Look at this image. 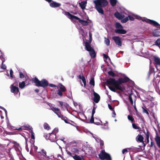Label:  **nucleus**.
Wrapping results in <instances>:
<instances>
[{
    "label": "nucleus",
    "instance_id": "obj_1",
    "mask_svg": "<svg viewBox=\"0 0 160 160\" xmlns=\"http://www.w3.org/2000/svg\"><path fill=\"white\" fill-rule=\"evenodd\" d=\"M131 14H132L131 15L128 14L127 17L121 20V22L125 23L126 22L129 20L132 21L134 20L135 18L141 20L143 22H145L155 27L160 26V25L158 22L155 21L148 19L145 17H141L139 16L133 14L132 13H131Z\"/></svg>",
    "mask_w": 160,
    "mask_h": 160
},
{
    "label": "nucleus",
    "instance_id": "obj_2",
    "mask_svg": "<svg viewBox=\"0 0 160 160\" xmlns=\"http://www.w3.org/2000/svg\"><path fill=\"white\" fill-rule=\"evenodd\" d=\"M64 14L67 16L68 18L72 20L74 19L78 20L79 22L83 26H87L88 24V22L87 21L81 20L79 18L72 15L68 12L64 11Z\"/></svg>",
    "mask_w": 160,
    "mask_h": 160
},
{
    "label": "nucleus",
    "instance_id": "obj_3",
    "mask_svg": "<svg viewBox=\"0 0 160 160\" xmlns=\"http://www.w3.org/2000/svg\"><path fill=\"white\" fill-rule=\"evenodd\" d=\"M129 80V78L128 77L124 78H120L116 82V89L120 91H123L125 88L123 86H121V84L122 83L128 81Z\"/></svg>",
    "mask_w": 160,
    "mask_h": 160
},
{
    "label": "nucleus",
    "instance_id": "obj_4",
    "mask_svg": "<svg viewBox=\"0 0 160 160\" xmlns=\"http://www.w3.org/2000/svg\"><path fill=\"white\" fill-rule=\"evenodd\" d=\"M18 83L17 82H15L10 86L11 92L13 93L14 94L19 97L20 95V92L19 91V88L18 87Z\"/></svg>",
    "mask_w": 160,
    "mask_h": 160
},
{
    "label": "nucleus",
    "instance_id": "obj_5",
    "mask_svg": "<svg viewBox=\"0 0 160 160\" xmlns=\"http://www.w3.org/2000/svg\"><path fill=\"white\" fill-rule=\"evenodd\" d=\"M34 82L38 87H45L48 85V83L47 80L45 79L40 81L37 78H35L33 80Z\"/></svg>",
    "mask_w": 160,
    "mask_h": 160
},
{
    "label": "nucleus",
    "instance_id": "obj_6",
    "mask_svg": "<svg viewBox=\"0 0 160 160\" xmlns=\"http://www.w3.org/2000/svg\"><path fill=\"white\" fill-rule=\"evenodd\" d=\"M116 29L115 30V32L120 34H125L127 31L123 29L122 25L119 22H116L115 24Z\"/></svg>",
    "mask_w": 160,
    "mask_h": 160
},
{
    "label": "nucleus",
    "instance_id": "obj_7",
    "mask_svg": "<svg viewBox=\"0 0 160 160\" xmlns=\"http://www.w3.org/2000/svg\"><path fill=\"white\" fill-rule=\"evenodd\" d=\"M84 46L86 49L89 52V54L92 58L96 57V53L93 49L90 46V44L87 42L84 43Z\"/></svg>",
    "mask_w": 160,
    "mask_h": 160
},
{
    "label": "nucleus",
    "instance_id": "obj_8",
    "mask_svg": "<svg viewBox=\"0 0 160 160\" xmlns=\"http://www.w3.org/2000/svg\"><path fill=\"white\" fill-rule=\"evenodd\" d=\"M99 158L101 160H112L110 155L106 152L104 150H102L99 154Z\"/></svg>",
    "mask_w": 160,
    "mask_h": 160
},
{
    "label": "nucleus",
    "instance_id": "obj_9",
    "mask_svg": "<svg viewBox=\"0 0 160 160\" xmlns=\"http://www.w3.org/2000/svg\"><path fill=\"white\" fill-rule=\"evenodd\" d=\"M93 2L95 5H98L103 8L105 7L108 4L107 0H95L93 1Z\"/></svg>",
    "mask_w": 160,
    "mask_h": 160
},
{
    "label": "nucleus",
    "instance_id": "obj_10",
    "mask_svg": "<svg viewBox=\"0 0 160 160\" xmlns=\"http://www.w3.org/2000/svg\"><path fill=\"white\" fill-rule=\"evenodd\" d=\"M66 152L68 155L72 157L75 160H82L83 159L82 157H80L77 155H74L73 153L68 150H66Z\"/></svg>",
    "mask_w": 160,
    "mask_h": 160
},
{
    "label": "nucleus",
    "instance_id": "obj_11",
    "mask_svg": "<svg viewBox=\"0 0 160 160\" xmlns=\"http://www.w3.org/2000/svg\"><path fill=\"white\" fill-rule=\"evenodd\" d=\"M124 14H126L124 11L121 13H119L118 12H116L114 13V16L118 19L122 20L125 17Z\"/></svg>",
    "mask_w": 160,
    "mask_h": 160
},
{
    "label": "nucleus",
    "instance_id": "obj_12",
    "mask_svg": "<svg viewBox=\"0 0 160 160\" xmlns=\"http://www.w3.org/2000/svg\"><path fill=\"white\" fill-rule=\"evenodd\" d=\"M113 40L116 44L119 46H122V42L120 38L118 36H114L112 38Z\"/></svg>",
    "mask_w": 160,
    "mask_h": 160
},
{
    "label": "nucleus",
    "instance_id": "obj_13",
    "mask_svg": "<svg viewBox=\"0 0 160 160\" xmlns=\"http://www.w3.org/2000/svg\"><path fill=\"white\" fill-rule=\"evenodd\" d=\"M49 136V139L52 142H54L56 140V135L53 133H49L47 135Z\"/></svg>",
    "mask_w": 160,
    "mask_h": 160
},
{
    "label": "nucleus",
    "instance_id": "obj_14",
    "mask_svg": "<svg viewBox=\"0 0 160 160\" xmlns=\"http://www.w3.org/2000/svg\"><path fill=\"white\" fill-rule=\"evenodd\" d=\"M37 152L41 154L44 158H47L48 159H49L50 158L47 155V152L44 149H42L41 151H38Z\"/></svg>",
    "mask_w": 160,
    "mask_h": 160
},
{
    "label": "nucleus",
    "instance_id": "obj_15",
    "mask_svg": "<svg viewBox=\"0 0 160 160\" xmlns=\"http://www.w3.org/2000/svg\"><path fill=\"white\" fill-rule=\"evenodd\" d=\"M49 5L52 8H56L60 6L61 5V4L60 3L52 1L51 3H50Z\"/></svg>",
    "mask_w": 160,
    "mask_h": 160
},
{
    "label": "nucleus",
    "instance_id": "obj_16",
    "mask_svg": "<svg viewBox=\"0 0 160 160\" xmlns=\"http://www.w3.org/2000/svg\"><path fill=\"white\" fill-rule=\"evenodd\" d=\"M94 97L93 98V101L96 103H98L100 99V97L99 95L97 93L94 92L93 93Z\"/></svg>",
    "mask_w": 160,
    "mask_h": 160
},
{
    "label": "nucleus",
    "instance_id": "obj_17",
    "mask_svg": "<svg viewBox=\"0 0 160 160\" xmlns=\"http://www.w3.org/2000/svg\"><path fill=\"white\" fill-rule=\"evenodd\" d=\"M101 7L98 6V5H95V8L98 12L102 14H104V11Z\"/></svg>",
    "mask_w": 160,
    "mask_h": 160
},
{
    "label": "nucleus",
    "instance_id": "obj_18",
    "mask_svg": "<svg viewBox=\"0 0 160 160\" xmlns=\"http://www.w3.org/2000/svg\"><path fill=\"white\" fill-rule=\"evenodd\" d=\"M30 142L31 144V149L32 150L36 151L38 149V147L37 146H35L34 144V140H30Z\"/></svg>",
    "mask_w": 160,
    "mask_h": 160
},
{
    "label": "nucleus",
    "instance_id": "obj_19",
    "mask_svg": "<svg viewBox=\"0 0 160 160\" xmlns=\"http://www.w3.org/2000/svg\"><path fill=\"white\" fill-rule=\"evenodd\" d=\"M107 82L109 84L113 85L116 88V81L114 79L110 78L108 80Z\"/></svg>",
    "mask_w": 160,
    "mask_h": 160
},
{
    "label": "nucleus",
    "instance_id": "obj_20",
    "mask_svg": "<svg viewBox=\"0 0 160 160\" xmlns=\"http://www.w3.org/2000/svg\"><path fill=\"white\" fill-rule=\"evenodd\" d=\"M87 2L86 1H82L79 3V5L82 9H84L86 6Z\"/></svg>",
    "mask_w": 160,
    "mask_h": 160
},
{
    "label": "nucleus",
    "instance_id": "obj_21",
    "mask_svg": "<svg viewBox=\"0 0 160 160\" xmlns=\"http://www.w3.org/2000/svg\"><path fill=\"white\" fill-rule=\"evenodd\" d=\"M27 128L30 129V132L31 133V138L32 139L31 140H34V133L32 131V128L30 126H27Z\"/></svg>",
    "mask_w": 160,
    "mask_h": 160
},
{
    "label": "nucleus",
    "instance_id": "obj_22",
    "mask_svg": "<svg viewBox=\"0 0 160 160\" xmlns=\"http://www.w3.org/2000/svg\"><path fill=\"white\" fill-rule=\"evenodd\" d=\"M155 140L159 148L160 147V136L158 135H156Z\"/></svg>",
    "mask_w": 160,
    "mask_h": 160
},
{
    "label": "nucleus",
    "instance_id": "obj_23",
    "mask_svg": "<svg viewBox=\"0 0 160 160\" xmlns=\"http://www.w3.org/2000/svg\"><path fill=\"white\" fill-rule=\"evenodd\" d=\"M153 36L155 37L160 36V32L157 30H155L153 32Z\"/></svg>",
    "mask_w": 160,
    "mask_h": 160
},
{
    "label": "nucleus",
    "instance_id": "obj_24",
    "mask_svg": "<svg viewBox=\"0 0 160 160\" xmlns=\"http://www.w3.org/2000/svg\"><path fill=\"white\" fill-rule=\"evenodd\" d=\"M153 59L156 65L160 63V58H159L154 56V57Z\"/></svg>",
    "mask_w": 160,
    "mask_h": 160
},
{
    "label": "nucleus",
    "instance_id": "obj_25",
    "mask_svg": "<svg viewBox=\"0 0 160 160\" xmlns=\"http://www.w3.org/2000/svg\"><path fill=\"white\" fill-rule=\"evenodd\" d=\"M71 151L72 152L78 153L79 150L76 147H74L72 148Z\"/></svg>",
    "mask_w": 160,
    "mask_h": 160
},
{
    "label": "nucleus",
    "instance_id": "obj_26",
    "mask_svg": "<svg viewBox=\"0 0 160 160\" xmlns=\"http://www.w3.org/2000/svg\"><path fill=\"white\" fill-rule=\"evenodd\" d=\"M59 87L60 89V91L62 92H64L66 91V89L65 87L61 84H59Z\"/></svg>",
    "mask_w": 160,
    "mask_h": 160
},
{
    "label": "nucleus",
    "instance_id": "obj_27",
    "mask_svg": "<svg viewBox=\"0 0 160 160\" xmlns=\"http://www.w3.org/2000/svg\"><path fill=\"white\" fill-rule=\"evenodd\" d=\"M137 140L139 142H141L143 141V137L141 135H138L137 137Z\"/></svg>",
    "mask_w": 160,
    "mask_h": 160
},
{
    "label": "nucleus",
    "instance_id": "obj_28",
    "mask_svg": "<svg viewBox=\"0 0 160 160\" xmlns=\"http://www.w3.org/2000/svg\"><path fill=\"white\" fill-rule=\"evenodd\" d=\"M25 83L24 81L22 82H20L19 84V86L20 88L23 89L24 88L25 86Z\"/></svg>",
    "mask_w": 160,
    "mask_h": 160
},
{
    "label": "nucleus",
    "instance_id": "obj_29",
    "mask_svg": "<svg viewBox=\"0 0 160 160\" xmlns=\"http://www.w3.org/2000/svg\"><path fill=\"white\" fill-rule=\"evenodd\" d=\"M79 78L80 79H81L83 82L84 86H86V83L85 78L83 76L80 75L79 76Z\"/></svg>",
    "mask_w": 160,
    "mask_h": 160
},
{
    "label": "nucleus",
    "instance_id": "obj_30",
    "mask_svg": "<svg viewBox=\"0 0 160 160\" xmlns=\"http://www.w3.org/2000/svg\"><path fill=\"white\" fill-rule=\"evenodd\" d=\"M110 3L112 6H114L116 4L117 1V0H110Z\"/></svg>",
    "mask_w": 160,
    "mask_h": 160
},
{
    "label": "nucleus",
    "instance_id": "obj_31",
    "mask_svg": "<svg viewBox=\"0 0 160 160\" xmlns=\"http://www.w3.org/2000/svg\"><path fill=\"white\" fill-rule=\"evenodd\" d=\"M104 42L107 46H109L110 44V41L109 39L106 38H104Z\"/></svg>",
    "mask_w": 160,
    "mask_h": 160
},
{
    "label": "nucleus",
    "instance_id": "obj_32",
    "mask_svg": "<svg viewBox=\"0 0 160 160\" xmlns=\"http://www.w3.org/2000/svg\"><path fill=\"white\" fill-rule=\"evenodd\" d=\"M128 119L132 123L134 122V119L132 116L129 115L128 116Z\"/></svg>",
    "mask_w": 160,
    "mask_h": 160
},
{
    "label": "nucleus",
    "instance_id": "obj_33",
    "mask_svg": "<svg viewBox=\"0 0 160 160\" xmlns=\"http://www.w3.org/2000/svg\"><path fill=\"white\" fill-rule=\"evenodd\" d=\"M103 58L106 59H108L110 61L111 63H112L110 58L107 55L105 54H103Z\"/></svg>",
    "mask_w": 160,
    "mask_h": 160
},
{
    "label": "nucleus",
    "instance_id": "obj_34",
    "mask_svg": "<svg viewBox=\"0 0 160 160\" xmlns=\"http://www.w3.org/2000/svg\"><path fill=\"white\" fill-rule=\"evenodd\" d=\"M90 84L92 85L93 86H94V81L93 78H92L90 82Z\"/></svg>",
    "mask_w": 160,
    "mask_h": 160
},
{
    "label": "nucleus",
    "instance_id": "obj_35",
    "mask_svg": "<svg viewBox=\"0 0 160 160\" xmlns=\"http://www.w3.org/2000/svg\"><path fill=\"white\" fill-rule=\"evenodd\" d=\"M44 128L45 129L48 130L50 129V127H49L48 124L47 123H45L44 125Z\"/></svg>",
    "mask_w": 160,
    "mask_h": 160
},
{
    "label": "nucleus",
    "instance_id": "obj_36",
    "mask_svg": "<svg viewBox=\"0 0 160 160\" xmlns=\"http://www.w3.org/2000/svg\"><path fill=\"white\" fill-rule=\"evenodd\" d=\"M156 44L159 47L160 46V38L158 39L155 42Z\"/></svg>",
    "mask_w": 160,
    "mask_h": 160
},
{
    "label": "nucleus",
    "instance_id": "obj_37",
    "mask_svg": "<svg viewBox=\"0 0 160 160\" xmlns=\"http://www.w3.org/2000/svg\"><path fill=\"white\" fill-rule=\"evenodd\" d=\"M52 110L55 113V112H59V109L58 108L53 107L52 108Z\"/></svg>",
    "mask_w": 160,
    "mask_h": 160
},
{
    "label": "nucleus",
    "instance_id": "obj_38",
    "mask_svg": "<svg viewBox=\"0 0 160 160\" xmlns=\"http://www.w3.org/2000/svg\"><path fill=\"white\" fill-rule=\"evenodd\" d=\"M4 62V60H2V65H1V68L2 69H5L6 68V66L5 65L3 64V63Z\"/></svg>",
    "mask_w": 160,
    "mask_h": 160
},
{
    "label": "nucleus",
    "instance_id": "obj_39",
    "mask_svg": "<svg viewBox=\"0 0 160 160\" xmlns=\"http://www.w3.org/2000/svg\"><path fill=\"white\" fill-rule=\"evenodd\" d=\"M129 101H130L131 104L132 105H133V100H132V97L131 96V94H130L129 95Z\"/></svg>",
    "mask_w": 160,
    "mask_h": 160
},
{
    "label": "nucleus",
    "instance_id": "obj_40",
    "mask_svg": "<svg viewBox=\"0 0 160 160\" xmlns=\"http://www.w3.org/2000/svg\"><path fill=\"white\" fill-rule=\"evenodd\" d=\"M108 74L109 75L112 77H114L115 76V73L112 71L108 72Z\"/></svg>",
    "mask_w": 160,
    "mask_h": 160
},
{
    "label": "nucleus",
    "instance_id": "obj_41",
    "mask_svg": "<svg viewBox=\"0 0 160 160\" xmlns=\"http://www.w3.org/2000/svg\"><path fill=\"white\" fill-rule=\"evenodd\" d=\"M62 92L60 91V90H58L57 91L58 94L60 97H62Z\"/></svg>",
    "mask_w": 160,
    "mask_h": 160
},
{
    "label": "nucleus",
    "instance_id": "obj_42",
    "mask_svg": "<svg viewBox=\"0 0 160 160\" xmlns=\"http://www.w3.org/2000/svg\"><path fill=\"white\" fill-rule=\"evenodd\" d=\"M143 112L146 113L147 115H149V112L148 111L144 108H142Z\"/></svg>",
    "mask_w": 160,
    "mask_h": 160
},
{
    "label": "nucleus",
    "instance_id": "obj_43",
    "mask_svg": "<svg viewBox=\"0 0 160 160\" xmlns=\"http://www.w3.org/2000/svg\"><path fill=\"white\" fill-rule=\"evenodd\" d=\"M132 126L133 128H134V129H138L139 128L134 123L132 124Z\"/></svg>",
    "mask_w": 160,
    "mask_h": 160
},
{
    "label": "nucleus",
    "instance_id": "obj_44",
    "mask_svg": "<svg viewBox=\"0 0 160 160\" xmlns=\"http://www.w3.org/2000/svg\"><path fill=\"white\" fill-rule=\"evenodd\" d=\"M109 88L113 92H116V90L114 88H112L111 87L109 86Z\"/></svg>",
    "mask_w": 160,
    "mask_h": 160
},
{
    "label": "nucleus",
    "instance_id": "obj_45",
    "mask_svg": "<svg viewBox=\"0 0 160 160\" xmlns=\"http://www.w3.org/2000/svg\"><path fill=\"white\" fill-rule=\"evenodd\" d=\"M19 75H20V78H24V76L23 73L21 72H19Z\"/></svg>",
    "mask_w": 160,
    "mask_h": 160
},
{
    "label": "nucleus",
    "instance_id": "obj_46",
    "mask_svg": "<svg viewBox=\"0 0 160 160\" xmlns=\"http://www.w3.org/2000/svg\"><path fill=\"white\" fill-rule=\"evenodd\" d=\"M102 128V129L107 130L108 129H109V128L108 127V124H107V127H101Z\"/></svg>",
    "mask_w": 160,
    "mask_h": 160
},
{
    "label": "nucleus",
    "instance_id": "obj_47",
    "mask_svg": "<svg viewBox=\"0 0 160 160\" xmlns=\"http://www.w3.org/2000/svg\"><path fill=\"white\" fill-rule=\"evenodd\" d=\"M13 72L12 69H11L10 71V74L11 77V78L13 77Z\"/></svg>",
    "mask_w": 160,
    "mask_h": 160
},
{
    "label": "nucleus",
    "instance_id": "obj_48",
    "mask_svg": "<svg viewBox=\"0 0 160 160\" xmlns=\"http://www.w3.org/2000/svg\"><path fill=\"white\" fill-rule=\"evenodd\" d=\"M79 32L82 36L83 35L84 31L82 29L80 28L79 30Z\"/></svg>",
    "mask_w": 160,
    "mask_h": 160
},
{
    "label": "nucleus",
    "instance_id": "obj_49",
    "mask_svg": "<svg viewBox=\"0 0 160 160\" xmlns=\"http://www.w3.org/2000/svg\"><path fill=\"white\" fill-rule=\"evenodd\" d=\"M90 122L91 123H93L94 122V118H93V116H92L91 117V119L90 120Z\"/></svg>",
    "mask_w": 160,
    "mask_h": 160
},
{
    "label": "nucleus",
    "instance_id": "obj_50",
    "mask_svg": "<svg viewBox=\"0 0 160 160\" xmlns=\"http://www.w3.org/2000/svg\"><path fill=\"white\" fill-rule=\"evenodd\" d=\"M156 66L157 70L160 71V63L159 64H158L157 65H156Z\"/></svg>",
    "mask_w": 160,
    "mask_h": 160
},
{
    "label": "nucleus",
    "instance_id": "obj_51",
    "mask_svg": "<svg viewBox=\"0 0 160 160\" xmlns=\"http://www.w3.org/2000/svg\"><path fill=\"white\" fill-rule=\"evenodd\" d=\"M0 108L2 109V110H3L4 111L6 115H7V111L6 110V109L2 107H0Z\"/></svg>",
    "mask_w": 160,
    "mask_h": 160
},
{
    "label": "nucleus",
    "instance_id": "obj_52",
    "mask_svg": "<svg viewBox=\"0 0 160 160\" xmlns=\"http://www.w3.org/2000/svg\"><path fill=\"white\" fill-rule=\"evenodd\" d=\"M58 129L57 128H55L53 131V132L52 133H54V134H56V132H58Z\"/></svg>",
    "mask_w": 160,
    "mask_h": 160
},
{
    "label": "nucleus",
    "instance_id": "obj_53",
    "mask_svg": "<svg viewBox=\"0 0 160 160\" xmlns=\"http://www.w3.org/2000/svg\"><path fill=\"white\" fill-rule=\"evenodd\" d=\"M128 151L127 148H125L122 150V154H124L125 152H127Z\"/></svg>",
    "mask_w": 160,
    "mask_h": 160
},
{
    "label": "nucleus",
    "instance_id": "obj_54",
    "mask_svg": "<svg viewBox=\"0 0 160 160\" xmlns=\"http://www.w3.org/2000/svg\"><path fill=\"white\" fill-rule=\"evenodd\" d=\"M55 113H56L57 115L59 118H61V114L60 113L57 112H55Z\"/></svg>",
    "mask_w": 160,
    "mask_h": 160
},
{
    "label": "nucleus",
    "instance_id": "obj_55",
    "mask_svg": "<svg viewBox=\"0 0 160 160\" xmlns=\"http://www.w3.org/2000/svg\"><path fill=\"white\" fill-rule=\"evenodd\" d=\"M95 109L94 108L92 110V116H93V115H94V114L95 113Z\"/></svg>",
    "mask_w": 160,
    "mask_h": 160
},
{
    "label": "nucleus",
    "instance_id": "obj_56",
    "mask_svg": "<svg viewBox=\"0 0 160 160\" xmlns=\"http://www.w3.org/2000/svg\"><path fill=\"white\" fill-rule=\"evenodd\" d=\"M57 157L58 158H59V159H58L59 160L60 159L59 158H62V159H63V157H62L61 156V155H60V154H58L57 155Z\"/></svg>",
    "mask_w": 160,
    "mask_h": 160
},
{
    "label": "nucleus",
    "instance_id": "obj_57",
    "mask_svg": "<svg viewBox=\"0 0 160 160\" xmlns=\"http://www.w3.org/2000/svg\"><path fill=\"white\" fill-rule=\"evenodd\" d=\"M146 137H147V139L148 141L149 140V133L148 132H147L146 134Z\"/></svg>",
    "mask_w": 160,
    "mask_h": 160
},
{
    "label": "nucleus",
    "instance_id": "obj_58",
    "mask_svg": "<svg viewBox=\"0 0 160 160\" xmlns=\"http://www.w3.org/2000/svg\"><path fill=\"white\" fill-rule=\"evenodd\" d=\"M127 149H128V150L129 151H131V150H134L135 149V148H134L132 147V148H128Z\"/></svg>",
    "mask_w": 160,
    "mask_h": 160
},
{
    "label": "nucleus",
    "instance_id": "obj_59",
    "mask_svg": "<svg viewBox=\"0 0 160 160\" xmlns=\"http://www.w3.org/2000/svg\"><path fill=\"white\" fill-rule=\"evenodd\" d=\"M108 107L110 110H113V108L109 104H108Z\"/></svg>",
    "mask_w": 160,
    "mask_h": 160
},
{
    "label": "nucleus",
    "instance_id": "obj_60",
    "mask_svg": "<svg viewBox=\"0 0 160 160\" xmlns=\"http://www.w3.org/2000/svg\"><path fill=\"white\" fill-rule=\"evenodd\" d=\"M49 86L52 87H56V86L54 84H50L49 85Z\"/></svg>",
    "mask_w": 160,
    "mask_h": 160
},
{
    "label": "nucleus",
    "instance_id": "obj_61",
    "mask_svg": "<svg viewBox=\"0 0 160 160\" xmlns=\"http://www.w3.org/2000/svg\"><path fill=\"white\" fill-rule=\"evenodd\" d=\"M62 118H61L66 123H68V122L66 120V119H65V118H63V119L62 118H63V117L62 116Z\"/></svg>",
    "mask_w": 160,
    "mask_h": 160
},
{
    "label": "nucleus",
    "instance_id": "obj_62",
    "mask_svg": "<svg viewBox=\"0 0 160 160\" xmlns=\"http://www.w3.org/2000/svg\"><path fill=\"white\" fill-rule=\"evenodd\" d=\"M105 122H106V123H104V124H101V125H104V126L107 127V124H108V122L107 121H106Z\"/></svg>",
    "mask_w": 160,
    "mask_h": 160
},
{
    "label": "nucleus",
    "instance_id": "obj_63",
    "mask_svg": "<svg viewBox=\"0 0 160 160\" xmlns=\"http://www.w3.org/2000/svg\"><path fill=\"white\" fill-rule=\"evenodd\" d=\"M46 1L48 2L49 3H51V2L52 1V0H45Z\"/></svg>",
    "mask_w": 160,
    "mask_h": 160
},
{
    "label": "nucleus",
    "instance_id": "obj_64",
    "mask_svg": "<svg viewBox=\"0 0 160 160\" xmlns=\"http://www.w3.org/2000/svg\"><path fill=\"white\" fill-rule=\"evenodd\" d=\"M73 104L74 105V106L75 107L77 106L78 105V103H77V102H73Z\"/></svg>",
    "mask_w": 160,
    "mask_h": 160
}]
</instances>
